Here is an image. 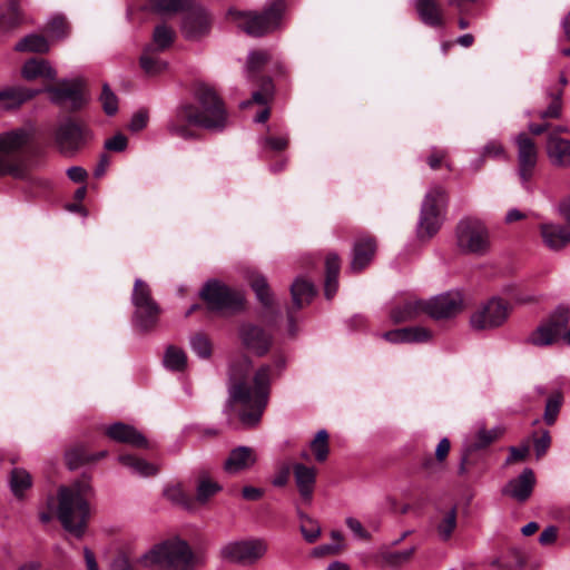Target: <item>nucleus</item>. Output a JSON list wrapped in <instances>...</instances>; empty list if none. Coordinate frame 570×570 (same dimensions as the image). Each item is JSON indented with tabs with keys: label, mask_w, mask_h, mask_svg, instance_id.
I'll use <instances>...</instances> for the list:
<instances>
[{
	"label": "nucleus",
	"mask_w": 570,
	"mask_h": 570,
	"mask_svg": "<svg viewBox=\"0 0 570 570\" xmlns=\"http://www.w3.org/2000/svg\"><path fill=\"white\" fill-rule=\"evenodd\" d=\"M326 278H325V296L331 299L338 288V273H340V258L336 254L330 253L325 262Z\"/></svg>",
	"instance_id": "f704fd0d"
},
{
	"label": "nucleus",
	"mask_w": 570,
	"mask_h": 570,
	"mask_svg": "<svg viewBox=\"0 0 570 570\" xmlns=\"http://www.w3.org/2000/svg\"><path fill=\"white\" fill-rule=\"evenodd\" d=\"M28 130L18 128L0 132V177H22L26 170L21 151L28 144Z\"/></svg>",
	"instance_id": "39448f33"
},
{
	"label": "nucleus",
	"mask_w": 570,
	"mask_h": 570,
	"mask_svg": "<svg viewBox=\"0 0 570 570\" xmlns=\"http://www.w3.org/2000/svg\"><path fill=\"white\" fill-rule=\"evenodd\" d=\"M456 245L461 252L483 256L491 247L488 227L478 218L465 217L461 219L455 230Z\"/></svg>",
	"instance_id": "0eeeda50"
},
{
	"label": "nucleus",
	"mask_w": 570,
	"mask_h": 570,
	"mask_svg": "<svg viewBox=\"0 0 570 570\" xmlns=\"http://www.w3.org/2000/svg\"><path fill=\"white\" fill-rule=\"evenodd\" d=\"M249 283L256 294L257 299L265 306L271 307L274 303L273 293L269 289L268 283L263 275L253 273L249 276Z\"/></svg>",
	"instance_id": "a19ab883"
},
{
	"label": "nucleus",
	"mask_w": 570,
	"mask_h": 570,
	"mask_svg": "<svg viewBox=\"0 0 570 570\" xmlns=\"http://www.w3.org/2000/svg\"><path fill=\"white\" fill-rule=\"evenodd\" d=\"M285 4L283 0H274L262 13L229 10L228 17L247 35L259 37L275 30L281 22Z\"/></svg>",
	"instance_id": "423d86ee"
},
{
	"label": "nucleus",
	"mask_w": 570,
	"mask_h": 570,
	"mask_svg": "<svg viewBox=\"0 0 570 570\" xmlns=\"http://www.w3.org/2000/svg\"><path fill=\"white\" fill-rule=\"evenodd\" d=\"M243 345L256 355H264L271 346V336L265 331L253 324H244L239 328Z\"/></svg>",
	"instance_id": "a211bd4d"
},
{
	"label": "nucleus",
	"mask_w": 570,
	"mask_h": 570,
	"mask_svg": "<svg viewBox=\"0 0 570 570\" xmlns=\"http://www.w3.org/2000/svg\"><path fill=\"white\" fill-rule=\"evenodd\" d=\"M9 485L13 495L21 499L24 491L32 485L31 475L24 469L16 468L11 471Z\"/></svg>",
	"instance_id": "ea45409f"
},
{
	"label": "nucleus",
	"mask_w": 570,
	"mask_h": 570,
	"mask_svg": "<svg viewBox=\"0 0 570 570\" xmlns=\"http://www.w3.org/2000/svg\"><path fill=\"white\" fill-rule=\"evenodd\" d=\"M376 244L371 237H360L354 243L351 269L354 273L363 271L373 259Z\"/></svg>",
	"instance_id": "393cba45"
},
{
	"label": "nucleus",
	"mask_w": 570,
	"mask_h": 570,
	"mask_svg": "<svg viewBox=\"0 0 570 570\" xmlns=\"http://www.w3.org/2000/svg\"><path fill=\"white\" fill-rule=\"evenodd\" d=\"M174 38V30L167 24L161 23L155 28L153 43L148 47H151L153 51H163L171 46Z\"/></svg>",
	"instance_id": "37998d69"
},
{
	"label": "nucleus",
	"mask_w": 570,
	"mask_h": 570,
	"mask_svg": "<svg viewBox=\"0 0 570 570\" xmlns=\"http://www.w3.org/2000/svg\"><path fill=\"white\" fill-rule=\"evenodd\" d=\"M200 296L208 308L215 312L236 311L242 307L244 301L239 292L232 291L216 279L208 281L204 285Z\"/></svg>",
	"instance_id": "9b49d317"
},
{
	"label": "nucleus",
	"mask_w": 570,
	"mask_h": 570,
	"mask_svg": "<svg viewBox=\"0 0 570 570\" xmlns=\"http://www.w3.org/2000/svg\"><path fill=\"white\" fill-rule=\"evenodd\" d=\"M106 455V451H101L95 455H89L83 446H75L66 452V461L68 466L73 470L83 463L99 460Z\"/></svg>",
	"instance_id": "79ce46f5"
},
{
	"label": "nucleus",
	"mask_w": 570,
	"mask_h": 570,
	"mask_svg": "<svg viewBox=\"0 0 570 570\" xmlns=\"http://www.w3.org/2000/svg\"><path fill=\"white\" fill-rule=\"evenodd\" d=\"M291 294L294 307L299 309L311 302L315 291L311 282L298 277L293 282L291 286Z\"/></svg>",
	"instance_id": "72a5a7b5"
},
{
	"label": "nucleus",
	"mask_w": 570,
	"mask_h": 570,
	"mask_svg": "<svg viewBox=\"0 0 570 570\" xmlns=\"http://www.w3.org/2000/svg\"><path fill=\"white\" fill-rule=\"evenodd\" d=\"M505 156H507V154H505L504 147L499 141L492 140V141H489L483 147L481 157L479 159H476L475 161H473L471 165L473 166V168L475 170H478L482 166L484 158H487V157L504 158Z\"/></svg>",
	"instance_id": "603ef678"
},
{
	"label": "nucleus",
	"mask_w": 570,
	"mask_h": 570,
	"mask_svg": "<svg viewBox=\"0 0 570 570\" xmlns=\"http://www.w3.org/2000/svg\"><path fill=\"white\" fill-rule=\"evenodd\" d=\"M191 351L203 360H208L212 356L213 346L210 340L202 334L197 333L189 340Z\"/></svg>",
	"instance_id": "de8ad7c7"
},
{
	"label": "nucleus",
	"mask_w": 570,
	"mask_h": 570,
	"mask_svg": "<svg viewBox=\"0 0 570 570\" xmlns=\"http://www.w3.org/2000/svg\"><path fill=\"white\" fill-rule=\"evenodd\" d=\"M561 401L562 396L559 393L548 399L543 415V419L547 424L552 425L556 422L558 413L560 411Z\"/></svg>",
	"instance_id": "4d7b16f0"
},
{
	"label": "nucleus",
	"mask_w": 570,
	"mask_h": 570,
	"mask_svg": "<svg viewBox=\"0 0 570 570\" xmlns=\"http://www.w3.org/2000/svg\"><path fill=\"white\" fill-rule=\"evenodd\" d=\"M153 51L151 47H147L140 57V66L148 75H158L166 69L167 63L158 59Z\"/></svg>",
	"instance_id": "c03bdc74"
},
{
	"label": "nucleus",
	"mask_w": 570,
	"mask_h": 570,
	"mask_svg": "<svg viewBox=\"0 0 570 570\" xmlns=\"http://www.w3.org/2000/svg\"><path fill=\"white\" fill-rule=\"evenodd\" d=\"M271 59V55L267 51H253L248 55L247 59V73L252 77L255 72H258Z\"/></svg>",
	"instance_id": "5fc2aeb1"
},
{
	"label": "nucleus",
	"mask_w": 570,
	"mask_h": 570,
	"mask_svg": "<svg viewBox=\"0 0 570 570\" xmlns=\"http://www.w3.org/2000/svg\"><path fill=\"white\" fill-rule=\"evenodd\" d=\"M209 17L203 8L189 11L183 21V31L188 39L197 38L208 31Z\"/></svg>",
	"instance_id": "cd10ccee"
},
{
	"label": "nucleus",
	"mask_w": 570,
	"mask_h": 570,
	"mask_svg": "<svg viewBox=\"0 0 570 570\" xmlns=\"http://www.w3.org/2000/svg\"><path fill=\"white\" fill-rule=\"evenodd\" d=\"M425 302L426 315L436 321L455 317L463 309V296L458 291L435 295Z\"/></svg>",
	"instance_id": "2eb2a0df"
},
{
	"label": "nucleus",
	"mask_w": 570,
	"mask_h": 570,
	"mask_svg": "<svg viewBox=\"0 0 570 570\" xmlns=\"http://www.w3.org/2000/svg\"><path fill=\"white\" fill-rule=\"evenodd\" d=\"M257 462V454L253 448L237 446L233 449L224 462V470L228 474H237L252 469Z\"/></svg>",
	"instance_id": "aec40b11"
},
{
	"label": "nucleus",
	"mask_w": 570,
	"mask_h": 570,
	"mask_svg": "<svg viewBox=\"0 0 570 570\" xmlns=\"http://www.w3.org/2000/svg\"><path fill=\"white\" fill-rule=\"evenodd\" d=\"M88 127L78 120L67 118L61 121L55 132L58 149L63 155H73L90 139Z\"/></svg>",
	"instance_id": "9d476101"
},
{
	"label": "nucleus",
	"mask_w": 570,
	"mask_h": 570,
	"mask_svg": "<svg viewBox=\"0 0 570 570\" xmlns=\"http://www.w3.org/2000/svg\"><path fill=\"white\" fill-rule=\"evenodd\" d=\"M90 493L91 485L87 480L77 481L58 490L56 515L62 528L77 539H81L87 529L90 517L88 503Z\"/></svg>",
	"instance_id": "7ed1b4c3"
},
{
	"label": "nucleus",
	"mask_w": 570,
	"mask_h": 570,
	"mask_svg": "<svg viewBox=\"0 0 570 570\" xmlns=\"http://www.w3.org/2000/svg\"><path fill=\"white\" fill-rule=\"evenodd\" d=\"M195 98L198 106L186 104L180 106L168 125L173 135L188 139L191 131L187 125H194L209 131H222L226 128L228 117L224 102L215 90L204 83L197 86Z\"/></svg>",
	"instance_id": "f257e3e1"
},
{
	"label": "nucleus",
	"mask_w": 570,
	"mask_h": 570,
	"mask_svg": "<svg viewBox=\"0 0 570 570\" xmlns=\"http://www.w3.org/2000/svg\"><path fill=\"white\" fill-rule=\"evenodd\" d=\"M299 530L308 543L315 542L321 535V527L314 519L299 524Z\"/></svg>",
	"instance_id": "052dcab7"
},
{
	"label": "nucleus",
	"mask_w": 570,
	"mask_h": 570,
	"mask_svg": "<svg viewBox=\"0 0 570 570\" xmlns=\"http://www.w3.org/2000/svg\"><path fill=\"white\" fill-rule=\"evenodd\" d=\"M288 138L286 136H266L259 139L263 150L282 151L287 147Z\"/></svg>",
	"instance_id": "bf43d9fd"
},
{
	"label": "nucleus",
	"mask_w": 570,
	"mask_h": 570,
	"mask_svg": "<svg viewBox=\"0 0 570 570\" xmlns=\"http://www.w3.org/2000/svg\"><path fill=\"white\" fill-rule=\"evenodd\" d=\"M163 364L173 372L184 371L187 365V355L184 350L170 345L165 351Z\"/></svg>",
	"instance_id": "58836bf2"
},
{
	"label": "nucleus",
	"mask_w": 570,
	"mask_h": 570,
	"mask_svg": "<svg viewBox=\"0 0 570 570\" xmlns=\"http://www.w3.org/2000/svg\"><path fill=\"white\" fill-rule=\"evenodd\" d=\"M510 309L507 302L493 297L471 315L470 324L476 331L499 327L507 321Z\"/></svg>",
	"instance_id": "ddd939ff"
},
{
	"label": "nucleus",
	"mask_w": 570,
	"mask_h": 570,
	"mask_svg": "<svg viewBox=\"0 0 570 570\" xmlns=\"http://www.w3.org/2000/svg\"><path fill=\"white\" fill-rule=\"evenodd\" d=\"M445 203V191L441 186L432 187L425 195L421 206L417 225L420 238H431L442 225L441 207Z\"/></svg>",
	"instance_id": "1a4fd4ad"
},
{
	"label": "nucleus",
	"mask_w": 570,
	"mask_h": 570,
	"mask_svg": "<svg viewBox=\"0 0 570 570\" xmlns=\"http://www.w3.org/2000/svg\"><path fill=\"white\" fill-rule=\"evenodd\" d=\"M514 142L518 149L519 176L523 184H527L534 171L538 163V147L532 138L520 132L515 136Z\"/></svg>",
	"instance_id": "dca6fc26"
},
{
	"label": "nucleus",
	"mask_w": 570,
	"mask_h": 570,
	"mask_svg": "<svg viewBox=\"0 0 570 570\" xmlns=\"http://www.w3.org/2000/svg\"><path fill=\"white\" fill-rule=\"evenodd\" d=\"M118 461L140 476H150L157 473V468L144 459L130 454H121Z\"/></svg>",
	"instance_id": "e433bc0d"
},
{
	"label": "nucleus",
	"mask_w": 570,
	"mask_h": 570,
	"mask_svg": "<svg viewBox=\"0 0 570 570\" xmlns=\"http://www.w3.org/2000/svg\"><path fill=\"white\" fill-rule=\"evenodd\" d=\"M22 77L27 80H33L36 78H43L47 80L56 79L57 71L45 59L32 58L24 62L21 69Z\"/></svg>",
	"instance_id": "473e14b6"
},
{
	"label": "nucleus",
	"mask_w": 570,
	"mask_h": 570,
	"mask_svg": "<svg viewBox=\"0 0 570 570\" xmlns=\"http://www.w3.org/2000/svg\"><path fill=\"white\" fill-rule=\"evenodd\" d=\"M423 314H426V302L415 295L397 298L390 311V317L396 324L411 322Z\"/></svg>",
	"instance_id": "f3484780"
},
{
	"label": "nucleus",
	"mask_w": 570,
	"mask_h": 570,
	"mask_svg": "<svg viewBox=\"0 0 570 570\" xmlns=\"http://www.w3.org/2000/svg\"><path fill=\"white\" fill-rule=\"evenodd\" d=\"M222 490V485L208 474L202 473L198 476L195 499L198 503L205 504L210 498Z\"/></svg>",
	"instance_id": "c9c22d12"
},
{
	"label": "nucleus",
	"mask_w": 570,
	"mask_h": 570,
	"mask_svg": "<svg viewBox=\"0 0 570 570\" xmlns=\"http://www.w3.org/2000/svg\"><path fill=\"white\" fill-rule=\"evenodd\" d=\"M414 8L420 20L432 28L444 26V14L441 6L436 0H414Z\"/></svg>",
	"instance_id": "a878e982"
},
{
	"label": "nucleus",
	"mask_w": 570,
	"mask_h": 570,
	"mask_svg": "<svg viewBox=\"0 0 570 570\" xmlns=\"http://www.w3.org/2000/svg\"><path fill=\"white\" fill-rule=\"evenodd\" d=\"M502 432L503 430L499 426L487 430L483 425H481L478 428L475 433V441L472 442L469 446L471 450L483 449L497 440L502 434Z\"/></svg>",
	"instance_id": "49530a36"
},
{
	"label": "nucleus",
	"mask_w": 570,
	"mask_h": 570,
	"mask_svg": "<svg viewBox=\"0 0 570 570\" xmlns=\"http://www.w3.org/2000/svg\"><path fill=\"white\" fill-rule=\"evenodd\" d=\"M127 137L122 134H117L105 141V148L110 151L120 153L127 148Z\"/></svg>",
	"instance_id": "e2e57ef3"
},
{
	"label": "nucleus",
	"mask_w": 570,
	"mask_h": 570,
	"mask_svg": "<svg viewBox=\"0 0 570 570\" xmlns=\"http://www.w3.org/2000/svg\"><path fill=\"white\" fill-rule=\"evenodd\" d=\"M50 35L56 39H62L67 35L68 26L62 17H55L48 23Z\"/></svg>",
	"instance_id": "680f3d73"
},
{
	"label": "nucleus",
	"mask_w": 570,
	"mask_h": 570,
	"mask_svg": "<svg viewBox=\"0 0 570 570\" xmlns=\"http://www.w3.org/2000/svg\"><path fill=\"white\" fill-rule=\"evenodd\" d=\"M164 494L167 500L173 502L174 504L180 505L183 508L189 509L191 505V500L189 495L184 491L180 484H173L165 489Z\"/></svg>",
	"instance_id": "09e8293b"
},
{
	"label": "nucleus",
	"mask_w": 570,
	"mask_h": 570,
	"mask_svg": "<svg viewBox=\"0 0 570 570\" xmlns=\"http://www.w3.org/2000/svg\"><path fill=\"white\" fill-rule=\"evenodd\" d=\"M540 233L543 244L551 250H559L570 243V229L559 224H542Z\"/></svg>",
	"instance_id": "bb28decb"
},
{
	"label": "nucleus",
	"mask_w": 570,
	"mask_h": 570,
	"mask_svg": "<svg viewBox=\"0 0 570 570\" xmlns=\"http://www.w3.org/2000/svg\"><path fill=\"white\" fill-rule=\"evenodd\" d=\"M43 91L48 92L50 100L57 105L69 101L73 108H80L83 104L80 88L73 81L63 80L57 86L45 88Z\"/></svg>",
	"instance_id": "412c9836"
},
{
	"label": "nucleus",
	"mask_w": 570,
	"mask_h": 570,
	"mask_svg": "<svg viewBox=\"0 0 570 570\" xmlns=\"http://www.w3.org/2000/svg\"><path fill=\"white\" fill-rule=\"evenodd\" d=\"M293 472L295 478V483L298 489L301 497L305 501H311L314 487L316 483V470L312 466H306L302 463H296L293 465Z\"/></svg>",
	"instance_id": "c756f323"
},
{
	"label": "nucleus",
	"mask_w": 570,
	"mask_h": 570,
	"mask_svg": "<svg viewBox=\"0 0 570 570\" xmlns=\"http://www.w3.org/2000/svg\"><path fill=\"white\" fill-rule=\"evenodd\" d=\"M229 375V397L246 407L239 414L242 423L247 426L256 425L268 403L272 367L267 364L261 366L253 377V385L243 382V374L236 365H232Z\"/></svg>",
	"instance_id": "f03ea898"
},
{
	"label": "nucleus",
	"mask_w": 570,
	"mask_h": 570,
	"mask_svg": "<svg viewBox=\"0 0 570 570\" xmlns=\"http://www.w3.org/2000/svg\"><path fill=\"white\" fill-rule=\"evenodd\" d=\"M414 552L415 548L412 547L404 551H381L380 556L387 566L400 567L403 563L407 562L412 558Z\"/></svg>",
	"instance_id": "8fccbe9b"
},
{
	"label": "nucleus",
	"mask_w": 570,
	"mask_h": 570,
	"mask_svg": "<svg viewBox=\"0 0 570 570\" xmlns=\"http://www.w3.org/2000/svg\"><path fill=\"white\" fill-rule=\"evenodd\" d=\"M148 122V114L147 111H138L135 114L130 120L129 129L131 131H139L147 126Z\"/></svg>",
	"instance_id": "69168bd1"
},
{
	"label": "nucleus",
	"mask_w": 570,
	"mask_h": 570,
	"mask_svg": "<svg viewBox=\"0 0 570 570\" xmlns=\"http://www.w3.org/2000/svg\"><path fill=\"white\" fill-rule=\"evenodd\" d=\"M289 474H291L289 464H283L276 472V474L273 479V484L275 487H284L289 479Z\"/></svg>",
	"instance_id": "774afa93"
},
{
	"label": "nucleus",
	"mask_w": 570,
	"mask_h": 570,
	"mask_svg": "<svg viewBox=\"0 0 570 570\" xmlns=\"http://www.w3.org/2000/svg\"><path fill=\"white\" fill-rule=\"evenodd\" d=\"M568 323L569 309L560 306L531 333L529 342L540 347L552 345L561 336Z\"/></svg>",
	"instance_id": "f8f14e48"
},
{
	"label": "nucleus",
	"mask_w": 570,
	"mask_h": 570,
	"mask_svg": "<svg viewBox=\"0 0 570 570\" xmlns=\"http://www.w3.org/2000/svg\"><path fill=\"white\" fill-rule=\"evenodd\" d=\"M311 449L318 462L326 460L328 455V434L325 430H320L311 442Z\"/></svg>",
	"instance_id": "3c124183"
},
{
	"label": "nucleus",
	"mask_w": 570,
	"mask_h": 570,
	"mask_svg": "<svg viewBox=\"0 0 570 570\" xmlns=\"http://www.w3.org/2000/svg\"><path fill=\"white\" fill-rule=\"evenodd\" d=\"M382 337L393 344L424 343L432 338V333L425 327L412 326L385 332Z\"/></svg>",
	"instance_id": "5701e85b"
},
{
	"label": "nucleus",
	"mask_w": 570,
	"mask_h": 570,
	"mask_svg": "<svg viewBox=\"0 0 570 570\" xmlns=\"http://www.w3.org/2000/svg\"><path fill=\"white\" fill-rule=\"evenodd\" d=\"M20 21L19 10L14 0H9L8 17L0 13V29L9 30Z\"/></svg>",
	"instance_id": "13d9d810"
},
{
	"label": "nucleus",
	"mask_w": 570,
	"mask_h": 570,
	"mask_svg": "<svg viewBox=\"0 0 570 570\" xmlns=\"http://www.w3.org/2000/svg\"><path fill=\"white\" fill-rule=\"evenodd\" d=\"M267 551L265 541L256 539L227 543L222 549V556L236 563L253 564Z\"/></svg>",
	"instance_id": "4468645a"
},
{
	"label": "nucleus",
	"mask_w": 570,
	"mask_h": 570,
	"mask_svg": "<svg viewBox=\"0 0 570 570\" xmlns=\"http://www.w3.org/2000/svg\"><path fill=\"white\" fill-rule=\"evenodd\" d=\"M38 91H32L20 86H9L0 89V110L7 111L19 108L31 99Z\"/></svg>",
	"instance_id": "c85d7f7f"
},
{
	"label": "nucleus",
	"mask_w": 570,
	"mask_h": 570,
	"mask_svg": "<svg viewBox=\"0 0 570 570\" xmlns=\"http://www.w3.org/2000/svg\"><path fill=\"white\" fill-rule=\"evenodd\" d=\"M145 568L164 567L176 570H190L193 553L188 544L180 540L166 541L153 547L137 559Z\"/></svg>",
	"instance_id": "20e7f679"
},
{
	"label": "nucleus",
	"mask_w": 570,
	"mask_h": 570,
	"mask_svg": "<svg viewBox=\"0 0 570 570\" xmlns=\"http://www.w3.org/2000/svg\"><path fill=\"white\" fill-rule=\"evenodd\" d=\"M535 476L531 469L527 468L522 473L510 480L502 490L504 495L514 499L518 502L527 501L534 488Z\"/></svg>",
	"instance_id": "6ab92c4d"
},
{
	"label": "nucleus",
	"mask_w": 570,
	"mask_h": 570,
	"mask_svg": "<svg viewBox=\"0 0 570 570\" xmlns=\"http://www.w3.org/2000/svg\"><path fill=\"white\" fill-rule=\"evenodd\" d=\"M272 96V81L269 78L265 79L262 83V89L254 91L250 100L240 102V108H248L252 104L262 106L261 111L255 116L254 121L257 124L265 122L269 117V108L267 107L268 99Z\"/></svg>",
	"instance_id": "2f4dec72"
},
{
	"label": "nucleus",
	"mask_w": 570,
	"mask_h": 570,
	"mask_svg": "<svg viewBox=\"0 0 570 570\" xmlns=\"http://www.w3.org/2000/svg\"><path fill=\"white\" fill-rule=\"evenodd\" d=\"M131 303L135 307L132 322L141 331H149L156 326L160 314L157 302L151 296L149 285L140 278L134 284Z\"/></svg>",
	"instance_id": "6e6552de"
},
{
	"label": "nucleus",
	"mask_w": 570,
	"mask_h": 570,
	"mask_svg": "<svg viewBox=\"0 0 570 570\" xmlns=\"http://www.w3.org/2000/svg\"><path fill=\"white\" fill-rule=\"evenodd\" d=\"M547 154L552 165L570 167V140L549 132L547 138Z\"/></svg>",
	"instance_id": "b1692460"
},
{
	"label": "nucleus",
	"mask_w": 570,
	"mask_h": 570,
	"mask_svg": "<svg viewBox=\"0 0 570 570\" xmlns=\"http://www.w3.org/2000/svg\"><path fill=\"white\" fill-rule=\"evenodd\" d=\"M456 527L458 510L455 507L439 512L435 518L434 528L440 541H449L452 538Z\"/></svg>",
	"instance_id": "7c9ffc66"
},
{
	"label": "nucleus",
	"mask_w": 570,
	"mask_h": 570,
	"mask_svg": "<svg viewBox=\"0 0 570 570\" xmlns=\"http://www.w3.org/2000/svg\"><path fill=\"white\" fill-rule=\"evenodd\" d=\"M100 102L102 106L104 111L112 116L118 111V99L117 96L111 91L109 86L105 83L102 86V92L100 95Z\"/></svg>",
	"instance_id": "6e6d98bb"
},
{
	"label": "nucleus",
	"mask_w": 570,
	"mask_h": 570,
	"mask_svg": "<svg viewBox=\"0 0 570 570\" xmlns=\"http://www.w3.org/2000/svg\"><path fill=\"white\" fill-rule=\"evenodd\" d=\"M106 434L116 442L126 443L134 448H148V441L141 432L121 422L108 426Z\"/></svg>",
	"instance_id": "4be33fe9"
},
{
	"label": "nucleus",
	"mask_w": 570,
	"mask_h": 570,
	"mask_svg": "<svg viewBox=\"0 0 570 570\" xmlns=\"http://www.w3.org/2000/svg\"><path fill=\"white\" fill-rule=\"evenodd\" d=\"M48 40L40 35L31 33L22 38L16 46L14 49L21 52H38L43 53L49 51Z\"/></svg>",
	"instance_id": "4c0bfd02"
},
{
	"label": "nucleus",
	"mask_w": 570,
	"mask_h": 570,
	"mask_svg": "<svg viewBox=\"0 0 570 570\" xmlns=\"http://www.w3.org/2000/svg\"><path fill=\"white\" fill-rule=\"evenodd\" d=\"M345 523L347 525V528L358 538L361 539H368V533L364 530L362 523L353 518V517H348L346 518L345 520Z\"/></svg>",
	"instance_id": "338daca9"
},
{
	"label": "nucleus",
	"mask_w": 570,
	"mask_h": 570,
	"mask_svg": "<svg viewBox=\"0 0 570 570\" xmlns=\"http://www.w3.org/2000/svg\"><path fill=\"white\" fill-rule=\"evenodd\" d=\"M551 97V102L547 109L540 112L539 117L541 119H559L562 115V96L563 91L558 90L554 94L549 95Z\"/></svg>",
	"instance_id": "864d4df0"
},
{
	"label": "nucleus",
	"mask_w": 570,
	"mask_h": 570,
	"mask_svg": "<svg viewBox=\"0 0 570 570\" xmlns=\"http://www.w3.org/2000/svg\"><path fill=\"white\" fill-rule=\"evenodd\" d=\"M551 443V438L548 431H544L540 438L534 441V451L537 458H541L546 454Z\"/></svg>",
	"instance_id": "0e129e2a"
},
{
	"label": "nucleus",
	"mask_w": 570,
	"mask_h": 570,
	"mask_svg": "<svg viewBox=\"0 0 570 570\" xmlns=\"http://www.w3.org/2000/svg\"><path fill=\"white\" fill-rule=\"evenodd\" d=\"M158 13H177L191 8L193 0H150Z\"/></svg>",
	"instance_id": "a18cd8bd"
}]
</instances>
